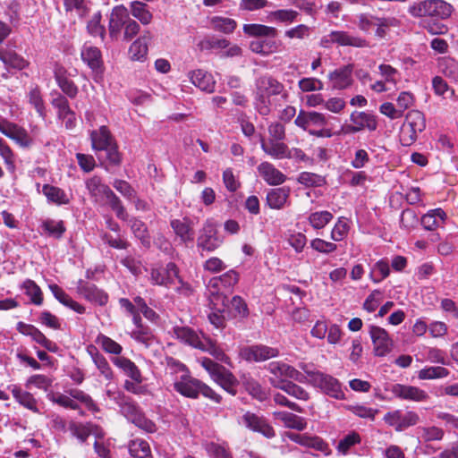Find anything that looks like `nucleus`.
Listing matches in <instances>:
<instances>
[{
  "mask_svg": "<svg viewBox=\"0 0 458 458\" xmlns=\"http://www.w3.org/2000/svg\"><path fill=\"white\" fill-rule=\"evenodd\" d=\"M130 13L144 26L150 24L153 20V14L148 5L140 1H132L131 3Z\"/></svg>",
  "mask_w": 458,
  "mask_h": 458,
  "instance_id": "a19ab883",
  "label": "nucleus"
},
{
  "mask_svg": "<svg viewBox=\"0 0 458 458\" xmlns=\"http://www.w3.org/2000/svg\"><path fill=\"white\" fill-rule=\"evenodd\" d=\"M299 13L293 9H279L272 11L267 15V20L271 22L291 24L296 21Z\"/></svg>",
  "mask_w": 458,
  "mask_h": 458,
  "instance_id": "a18cd8bd",
  "label": "nucleus"
},
{
  "mask_svg": "<svg viewBox=\"0 0 458 458\" xmlns=\"http://www.w3.org/2000/svg\"><path fill=\"white\" fill-rule=\"evenodd\" d=\"M81 57L94 73V80L98 81L103 74V59L100 49L89 43H85L81 51Z\"/></svg>",
  "mask_w": 458,
  "mask_h": 458,
  "instance_id": "ddd939ff",
  "label": "nucleus"
},
{
  "mask_svg": "<svg viewBox=\"0 0 458 458\" xmlns=\"http://www.w3.org/2000/svg\"><path fill=\"white\" fill-rule=\"evenodd\" d=\"M170 225L182 242L187 244L194 241L193 224L189 218L173 219Z\"/></svg>",
  "mask_w": 458,
  "mask_h": 458,
  "instance_id": "a878e982",
  "label": "nucleus"
},
{
  "mask_svg": "<svg viewBox=\"0 0 458 458\" xmlns=\"http://www.w3.org/2000/svg\"><path fill=\"white\" fill-rule=\"evenodd\" d=\"M438 70L445 76L456 80L458 78V63L451 57L438 59Z\"/></svg>",
  "mask_w": 458,
  "mask_h": 458,
  "instance_id": "603ef678",
  "label": "nucleus"
},
{
  "mask_svg": "<svg viewBox=\"0 0 458 458\" xmlns=\"http://www.w3.org/2000/svg\"><path fill=\"white\" fill-rule=\"evenodd\" d=\"M86 187L96 202L107 201L114 192L112 190L102 182L98 176H93L86 181Z\"/></svg>",
  "mask_w": 458,
  "mask_h": 458,
  "instance_id": "b1692460",
  "label": "nucleus"
},
{
  "mask_svg": "<svg viewBox=\"0 0 458 458\" xmlns=\"http://www.w3.org/2000/svg\"><path fill=\"white\" fill-rule=\"evenodd\" d=\"M112 362L131 380L136 383H141L143 381L140 370L130 359L123 356H116L112 359Z\"/></svg>",
  "mask_w": 458,
  "mask_h": 458,
  "instance_id": "c756f323",
  "label": "nucleus"
},
{
  "mask_svg": "<svg viewBox=\"0 0 458 458\" xmlns=\"http://www.w3.org/2000/svg\"><path fill=\"white\" fill-rule=\"evenodd\" d=\"M350 122L355 123L360 131L363 130L373 131L377 127V120L376 115L363 111L352 112L350 114Z\"/></svg>",
  "mask_w": 458,
  "mask_h": 458,
  "instance_id": "2f4dec72",
  "label": "nucleus"
},
{
  "mask_svg": "<svg viewBox=\"0 0 458 458\" xmlns=\"http://www.w3.org/2000/svg\"><path fill=\"white\" fill-rule=\"evenodd\" d=\"M360 436L357 432L352 431L339 441L336 449L342 454H346L352 446L360 444Z\"/></svg>",
  "mask_w": 458,
  "mask_h": 458,
  "instance_id": "680f3d73",
  "label": "nucleus"
},
{
  "mask_svg": "<svg viewBox=\"0 0 458 458\" xmlns=\"http://www.w3.org/2000/svg\"><path fill=\"white\" fill-rule=\"evenodd\" d=\"M152 34L145 30L129 47L130 58L134 61H144L148 53V44L152 40Z\"/></svg>",
  "mask_w": 458,
  "mask_h": 458,
  "instance_id": "5701e85b",
  "label": "nucleus"
},
{
  "mask_svg": "<svg viewBox=\"0 0 458 458\" xmlns=\"http://www.w3.org/2000/svg\"><path fill=\"white\" fill-rule=\"evenodd\" d=\"M274 417L282 421L284 427L288 428L301 431L307 427V420L305 418L293 414L288 411H275Z\"/></svg>",
  "mask_w": 458,
  "mask_h": 458,
  "instance_id": "c9c22d12",
  "label": "nucleus"
},
{
  "mask_svg": "<svg viewBox=\"0 0 458 458\" xmlns=\"http://www.w3.org/2000/svg\"><path fill=\"white\" fill-rule=\"evenodd\" d=\"M297 181L306 187H319L325 183V179L322 176L310 172L301 173Z\"/></svg>",
  "mask_w": 458,
  "mask_h": 458,
  "instance_id": "69168bd1",
  "label": "nucleus"
},
{
  "mask_svg": "<svg viewBox=\"0 0 458 458\" xmlns=\"http://www.w3.org/2000/svg\"><path fill=\"white\" fill-rule=\"evenodd\" d=\"M284 94V86L276 79L271 76H262L256 81V91L254 105L261 115H267L270 113L272 99L274 96Z\"/></svg>",
  "mask_w": 458,
  "mask_h": 458,
  "instance_id": "7ed1b4c3",
  "label": "nucleus"
},
{
  "mask_svg": "<svg viewBox=\"0 0 458 458\" xmlns=\"http://www.w3.org/2000/svg\"><path fill=\"white\" fill-rule=\"evenodd\" d=\"M190 81L200 90L207 93L215 91L216 80L211 72L203 69L190 71L187 74Z\"/></svg>",
  "mask_w": 458,
  "mask_h": 458,
  "instance_id": "412c9836",
  "label": "nucleus"
},
{
  "mask_svg": "<svg viewBox=\"0 0 458 458\" xmlns=\"http://www.w3.org/2000/svg\"><path fill=\"white\" fill-rule=\"evenodd\" d=\"M262 150L274 159H285L288 146L282 140H261L260 142Z\"/></svg>",
  "mask_w": 458,
  "mask_h": 458,
  "instance_id": "f704fd0d",
  "label": "nucleus"
},
{
  "mask_svg": "<svg viewBox=\"0 0 458 458\" xmlns=\"http://www.w3.org/2000/svg\"><path fill=\"white\" fill-rule=\"evenodd\" d=\"M298 367L308 375V382L306 384L319 388L323 393L335 399H344V393L340 382L336 378L318 370L311 362H300Z\"/></svg>",
  "mask_w": 458,
  "mask_h": 458,
  "instance_id": "f03ea898",
  "label": "nucleus"
},
{
  "mask_svg": "<svg viewBox=\"0 0 458 458\" xmlns=\"http://www.w3.org/2000/svg\"><path fill=\"white\" fill-rule=\"evenodd\" d=\"M369 335L373 344V352L376 356L384 357L391 352L393 340L386 329L377 326H370Z\"/></svg>",
  "mask_w": 458,
  "mask_h": 458,
  "instance_id": "2eb2a0df",
  "label": "nucleus"
},
{
  "mask_svg": "<svg viewBox=\"0 0 458 458\" xmlns=\"http://www.w3.org/2000/svg\"><path fill=\"white\" fill-rule=\"evenodd\" d=\"M223 242V239L218 235L216 226L211 221H207L197 240L198 248L202 250L214 251Z\"/></svg>",
  "mask_w": 458,
  "mask_h": 458,
  "instance_id": "4468645a",
  "label": "nucleus"
},
{
  "mask_svg": "<svg viewBox=\"0 0 458 458\" xmlns=\"http://www.w3.org/2000/svg\"><path fill=\"white\" fill-rule=\"evenodd\" d=\"M294 124L310 135L318 138H330L333 136L332 130L327 127V120L324 114L316 111L300 110Z\"/></svg>",
  "mask_w": 458,
  "mask_h": 458,
  "instance_id": "39448f33",
  "label": "nucleus"
},
{
  "mask_svg": "<svg viewBox=\"0 0 458 458\" xmlns=\"http://www.w3.org/2000/svg\"><path fill=\"white\" fill-rule=\"evenodd\" d=\"M279 351L267 345L257 344L242 347L240 356L247 361L261 362L278 356Z\"/></svg>",
  "mask_w": 458,
  "mask_h": 458,
  "instance_id": "dca6fc26",
  "label": "nucleus"
},
{
  "mask_svg": "<svg viewBox=\"0 0 458 458\" xmlns=\"http://www.w3.org/2000/svg\"><path fill=\"white\" fill-rule=\"evenodd\" d=\"M333 214L327 210L316 211L310 214L308 220L312 228L323 229L333 219Z\"/></svg>",
  "mask_w": 458,
  "mask_h": 458,
  "instance_id": "8fccbe9b",
  "label": "nucleus"
},
{
  "mask_svg": "<svg viewBox=\"0 0 458 458\" xmlns=\"http://www.w3.org/2000/svg\"><path fill=\"white\" fill-rule=\"evenodd\" d=\"M242 420L248 428L259 432L267 438L275 436L274 428L262 417H259L251 412H246L242 417Z\"/></svg>",
  "mask_w": 458,
  "mask_h": 458,
  "instance_id": "393cba45",
  "label": "nucleus"
},
{
  "mask_svg": "<svg viewBox=\"0 0 458 458\" xmlns=\"http://www.w3.org/2000/svg\"><path fill=\"white\" fill-rule=\"evenodd\" d=\"M120 409L123 415L138 428L148 433L157 431L156 424L146 418L133 402L125 399L120 405Z\"/></svg>",
  "mask_w": 458,
  "mask_h": 458,
  "instance_id": "9d476101",
  "label": "nucleus"
},
{
  "mask_svg": "<svg viewBox=\"0 0 458 458\" xmlns=\"http://www.w3.org/2000/svg\"><path fill=\"white\" fill-rule=\"evenodd\" d=\"M92 148L95 151H102L114 143V139L106 126L101 125L98 130L90 132Z\"/></svg>",
  "mask_w": 458,
  "mask_h": 458,
  "instance_id": "473e14b6",
  "label": "nucleus"
},
{
  "mask_svg": "<svg viewBox=\"0 0 458 458\" xmlns=\"http://www.w3.org/2000/svg\"><path fill=\"white\" fill-rule=\"evenodd\" d=\"M383 420L388 426L401 432L410 427L415 426L420 420V416L413 411H403L402 410H394L386 412Z\"/></svg>",
  "mask_w": 458,
  "mask_h": 458,
  "instance_id": "9b49d317",
  "label": "nucleus"
},
{
  "mask_svg": "<svg viewBox=\"0 0 458 458\" xmlns=\"http://www.w3.org/2000/svg\"><path fill=\"white\" fill-rule=\"evenodd\" d=\"M267 369L272 374L271 384L276 388L279 381L288 383V379H293L303 384L308 382V375L303 370H299L283 361L270 362Z\"/></svg>",
  "mask_w": 458,
  "mask_h": 458,
  "instance_id": "6e6552de",
  "label": "nucleus"
},
{
  "mask_svg": "<svg viewBox=\"0 0 458 458\" xmlns=\"http://www.w3.org/2000/svg\"><path fill=\"white\" fill-rule=\"evenodd\" d=\"M100 12L95 13L88 22L87 29L89 33L93 37H100L102 39L105 36V27L101 25Z\"/></svg>",
  "mask_w": 458,
  "mask_h": 458,
  "instance_id": "338daca9",
  "label": "nucleus"
},
{
  "mask_svg": "<svg viewBox=\"0 0 458 458\" xmlns=\"http://www.w3.org/2000/svg\"><path fill=\"white\" fill-rule=\"evenodd\" d=\"M419 437L424 441H438L444 437V431L437 427H420L417 428Z\"/></svg>",
  "mask_w": 458,
  "mask_h": 458,
  "instance_id": "13d9d810",
  "label": "nucleus"
},
{
  "mask_svg": "<svg viewBox=\"0 0 458 458\" xmlns=\"http://www.w3.org/2000/svg\"><path fill=\"white\" fill-rule=\"evenodd\" d=\"M47 398L52 403H56L62 407L70 408L72 410L79 409V405L72 398V396H68L61 393H49L47 394Z\"/></svg>",
  "mask_w": 458,
  "mask_h": 458,
  "instance_id": "0e129e2a",
  "label": "nucleus"
},
{
  "mask_svg": "<svg viewBox=\"0 0 458 458\" xmlns=\"http://www.w3.org/2000/svg\"><path fill=\"white\" fill-rule=\"evenodd\" d=\"M277 388L299 400L307 401L310 397L306 390L292 381H289L288 383H281L279 381L277 384Z\"/></svg>",
  "mask_w": 458,
  "mask_h": 458,
  "instance_id": "864d4df0",
  "label": "nucleus"
},
{
  "mask_svg": "<svg viewBox=\"0 0 458 458\" xmlns=\"http://www.w3.org/2000/svg\"><path fill=\"white\" fill-rule=\"evenodd\" d=\"M258 172L264 181L269 185H280L286 180V175L269 162H262L259 164L258 166Z\"/></svg>",
  "mask_w": 458,
  "mask_h": 458,
  "instance_id": "cd10ccee",
  "label": "nucleus"
},
{
  "mask_svg": "<svg viewBox=\"0 0 458 458\" xmlns=\"http://www.w3.org/2000/svg\"><path fill=\"white\" fill-rule=\"evenodd\" d=\"M0 60L5 66L18 70H22L28 65L27 61L16 52L4 48H0Z\"/></svg>",
  "mask_w": 458,
  "mask_h": 458,
  "instance_id": "c03bdc74",
  "label": "nucleus"
},
{
  "mask_svg": "<svg viewBox=\"0 0 458 458\" xmlns=\"http://www.w3.org/2000/svg\"><path fill=\"white\" fill-rule=\"evenodd\" d=\"M129 18L128 9L124 5H116L112 9L108 23L110 38L117 39L120 37L122 29L124 28Z\"/></svg>",
  "mask_w": 458,
  "mask_h": 458,
  "instance_id": "a211bd4d",
  "label": "nucleus"
},
{
  "mask_svg": "<svg viewBox=\"0 0 458 458\" xmlns=\"http://www.w3.org/2000/svg\"><path fill=\"white\" fill-rule=\"evenodd\" d=\"M454 8L444 0H423L409 6V13L415 18L430 17L437 20L448 19Z\"/></svg>",
  "mask_w": 458,
  "mask_h": 458,
  "instance_id": "423d86ee",
  "label": "nucleus"
},
{
  "mask_svg": "<svg viewBox=\"0 0 458 458\" xmlns=\"http://www.w3.org/2000/svg\"><path fill=\"white\" fill-rule=\"evenodd\" d=\"M41 192L49 203L56 206L67 205L71 201L70 194L63 189L51 184H44Z\"/></svg>",
  "mask_w": 458,
  "mask_h": 458,
  "instance_id": "7c9ffc66",
  "label": "nucleus"
},
{
  "mask_svg": "<svg viewBox=\"0 0 458 458\" xmlns=\"http://www.w3.org/2000/svg\"><path fill=\"white\" fill-rule=\"evenodd\" d=\"M242 30L246 35L255 38H276L277 35L276 28L258 23L244 24Z\"/></svg>",
  "mask_w": 458,
  "mask_h": 458,
  "instance_id": "4c0bfd02",
  "label": "nucleus"
},
{
  "mask_svg": "<svg viewBox=\"0 0 458 458\" xmlns=\"http://www.w3.org/2000/svg\"><path fill=\"white\" fill-rule=\"evenodd\" d=\"M78 292L86 300L98 305H105L108 301L107 294L92 284L81 281Z\"/></svg>",
  "mask_w": 458,
  "mask_h": 458,
  "instance_id": "bb28decb",
  "label": "nucleus"
},
{
  "mask_svg": "<svg viewBox=\"0 0 458 458\" xmlns=\"http://www.w3.org/2000/svg\"><path fill=\"white\" fill-rule=\"evenodd\" d=\"M391 392L395 397L406 401L424 402L428 399L426 391L414 386L394 384L391 387Z\"/></svg>",
  "mask_w": 458,
  "mask_h": 458,
  "instance_id": "6ab92c4d",
  "label": "nucleus"
},
{
  "mask_svg": "<svg viewBox=\"0 0 458 458\" xmlns=\"http://www.w3.org/2000/svg\"><path fill=\"white\" fill-rule=\"evenodd\" d=\"M210 23L214 30L224 33H232L237 26L233 19L221 16L213 17Z\"/></svg>",
  "mask_w": 458,
  "mask_h": 458,
  "instance_id": "5fc2aeb1",
  "label": "nucleus"
},
{
  "mask_svg": "<svg viewBox=\"0 0 458 458\" xmlns=\"http://www.w3.org/2000/svg\"><path fill=\"white\" fill-rule=\"evenodd\" d=\"M426 127L424 114L419 110H411L406 115V121L401 131V142L404 146L411 145L417 139L418 133Z\"/></svg>",
  "mask_w": 458,
  "mask_h": 458,
  "instance_id": "1a4fd4ad",
  "label": "nucleus"
},
{
  "mask_svg": "<svg viewBox=\"0 0 458 458\" xmlns=\"http://www.w3.org/2000/svg\"><path fill=\"white\" fill-rule=\"evenodd\" d=\"M199 382L188 373L186 376L175 377L173 385L174 390L182 396L195 399L199 394Z\"/></svg>",
  "mask_w": 458,
  "mask_h": 458,
  "instance_id": "aec40b11",
  "label": "nucleus"
},
{
  "mask_svg": "<svg viewBox=\"0 0 458 458\" xmlns=\"http://www.w3.org/2000/svg\"><path fill=\"white\" fill-rule=\"evenodd\" d=\"M133 324L135 325V329L131 333V338L146 346L150 345L154 340L153 335L148 328L144 327L141 325V318L140 316H134Z\"/></svg>",
  "mask_w": 458,
  "mask_h": 458,
  "instance_id": "79ce46f5",
  "label": "nucleus"
},
{
  "mask_svg": "<svg viewBox=\"0 0 458 458\" xmlns=\"http://www.w3.org/2000/svg\"><path fill=\"white\" fill-rule=\"evenodd\" d=\"M449 375V370L444 367H426L420 369L418 377L421 380L443 378Z\"/></svg>",
  "mask_w": 458,
  "mask_h": 458,
  "instance_id": "4d7b16f0",
  "label": "nucleus"
},
{
  "mask_svg": "<svg viewBox=\"0 0 458 458\" xmlns=\"http://www.w3.org/2000/svg\"><path fill=\"white\" fill-rule=\"evenodd\" d=\"M165 365L166 373L171 377L173 382H174L175 377H183L190 373L189 369L183 363L173 357L165 358Z\"/></svg>",
  "mask_w": 458,
  "mask_h": 458,
  "instance_id": "09e8293b",
  "label": "nucleus"
},
{
  "mask_svg": "<svg viewBox=\"0 0 458 458\" xmlns=\"http://www.w3.org/2000/svg\"><path fill=\"white\" fill-rule=\"evenodd\" d=\"M218 277L211 278L207 284V294L212 310H221L226 307L227 294Z\"/></svg>",
  "mask_w": 458,
  "mask_h": 458,
  "instance_id": "f3484780",
  "label": "nucleus"
},
{
  "mask_svg": "<svg viewBox=\"0 0 458 458\" xmlns=\"http://www.w3.org/2000/svg\"><path fill=\"white\" fill-rule=\"evenodd\" d=\"M150 280L154 284L174 288L183 296H189L192 293L191 285L179 276L177 267L173 262L168 263L165 267L152 268Z\"/></svg>",
  "mask_w": 458,
  "mask_h": 458,
  "instance_id": "20e7f679",
  "label": "nucleus"
},
{
  "mask_svg": "<svg viewBox=\"0 0 458 458\" xmlns=\"http://www.w3.org/2000/svg\"><path fill=\"white\" fill-rule=\"evenodd\" d=\"M446 219V214L442 208L429 210L421 218L420 222L426 230L433 231L441 226Z\"/></svg>",
  "mask_w": 458,
  "mask_h": 458,
  "instance_id": "e433bc0d",
  "label": "nucleus"
},
{
  "mask_svg": "<svg viewBox=\"0 0 458 458\" xmlns=\"http://www.w3.org/2000/svg\"><path fill=\"white\" fill-rule=\"evenodd\" d=\"M280 43L274 38H258L250 41V49L256 54L267 56L276 53L279 49Z\"/></svg>",
  "mask_w": 458,
  "mask_h": 458,
  "instance_id": "72a5a7b5",
  "label": "nucleus"
},
{
  "mask_svg": "<svg viewBox=\"0 0 458 458\" xmlns=\"http://www.w3.org/2000/svg\"><path fill=\"white\" fill-rule=\"evenodd\" d=\"M328 80L334 89L341 90L351 87L353 82L352 66L345 65L335 69L328 74Z\"/></svg>",
  "mask_w": 458,
  "mask_h": 458,
  "instance_id": "4be33fe9",
  "label": "nucleus"
},
{
  "mask_svg": "<svg viewBox=\"0 0 458 458\" xmlns=\"http://www.w3.org/2000/svg\"><path fill=\"white\" fill-rule=\"evenodd\" d=\"M333 44L355 47H365L368 46V43L364 38L341 30L331 31L329 34L325 35L320 40L321 47L326 48L330 47Z\"/></svg>",
  "mask_w": 458,
  "mask_h": 458,
  "instance_id": "f8f14e48",
  "label": "nucleus"
},
{
  "mask_svg": "<svg viewBox=\"0 0 458 458\" xmlns=\"http://www.w3.org/2000/svg\"><path fill=\"white\" fill-rule=\"evenodd\" d=\"M41 228L44 234L49 237H53L55 239L62 238V236L66 231L63 220H55L51 218H47L44 221H42Z\"/></svg>",
  "mask_w": 458,
  "mask_h": 458,
  "instance_id": "37998d69",
  "label": "nucleus"
},
{
  "mask_svg": "<svg viewBox=\"0 0 458 458\" xmlns=\"http://www.w3.org/2000/svg\"><path fill=\"white\" fill-rule=\"evenodd\" d=\"M350 221L344 216H340L331 231V239L335 242H341L345 239L350 230Z\"/></svg>",
  "mask_w": 458,
  "mask_h": 458,
  "instance_id": "3c124183",
  "label": "nucleus"
},
{
  "mask_svg": "<svg viewBox=\"0 0 458 458\" xmlns=\"http://www.w3.org/2000/svg\"><path fill=\"white\" fill-rule=\"evenodd\" d=\"M8 138L14 140L19 146L23 148L29 147L32 143V139L27 131L15 123L13 124Z\"/></svg>",
  "mask_w": 458,
  "mask_h": 458,
  "instance_id": "6e6d98bb",
  "label": "nucleus"
},
{
  "mask_svg": "<svg viewBox=\"0 0 458 458\" xmlns=\"http://www.w3.org/2000/svg\"><path fill=\"white\" fill-rule=\"evenodd\" d=\"M49 289L55 298L58 300L63 305L70 308L71 310L82 314L85 311L83 306L77 301H73L61 287L57 284H50Z\"/></svg>",
  "mask_w": 458,
  "mask_h": 458,
  "instance_id": "ea45409f",
  "label": "nucleus"
},
{
  "mask_svg": "<svg viewBox=\"0 0 458 458\" xmlns=\"http://www.w3.org/2000/svg\"><path fill=\"white\" fill-rule=\"evenodd\" d=\"M174 335L181 343L206 352L218 360L227 362L228 358L213 340L198 334L193 329L187 327H174Z\"/></svg>",
  "mask_w": 458,
  "mask_h": 458,
  "instance_id": "f257e3e1",
  "label": "nucleus"
},
{
  "mask_svg": "<svg viewBox=\"0 0 458 458\" xmlns=\"http://www.w3.org/2000/svg\"><path fill=\"white\" fill-rule=\"evenodd\" d=\"M198 361L223 389L233 395L236 394L237 380L228 369L206 357L199 358Z\"/></svg>",
  "mask_w": 458,
  "mask_h": 458,
  "instance_id": "0eeeda50",
  "label": "nucleus"
},
{
  "mask_svg": "<svg viewBox=\"0 0 458 458\" xmlns=\"http://www.w3.org/2000/svg\"><path fill=\"white\" fill-rule=\"evenodd\" d=\"M379 74L382 80L388 85L395 86L400 80V72L389 64H382L378 66Z\"/></svg>",
  "mask_w": 458,
  "mask_h": 458,
  "instance_id": "052dcab7",
  "label": "nucleus"
},
{
  "mask_svg": "<svg viewBox=\"0 0 458 458\" xmlns=\"http://www.w3.org/2000/svg\"><path fill=\"white\" fill-rule=\"evenodd\" d=\"M9 391L12 393L13 398L16 402H18L21 405L30 410L33 412L39 413V409L38 408V402L32 395V394L24 391L21 388V386L17 385H11L8 386Z\"/></svg>",
  "mask_w": 458,
  "mask_h": 458,
  "instance_id": "c85d7f7f",
  "label": "nucleus"
},
{
  "mask_svg": "<svg viewBox=\"0 0 458 458\" xmlns=\"http://www.w3.org/2000/svg\"><path fill=\"white\" fill-rule=\"evenodd\" d=\"M21 289L30 298V302L40 306L43 303V293L40 287L31 279H26L21 284Z\"/></svg>",
  "mask_w": 458,
  "mask_h": 458,
  "instance_id": "49530a36",
  "label": "nucleus"
},
{
  "mask_svg": "<svg viewBox=\"0 0 458 458\" xmlns=\"http://www.w3.org/2000/svg\"><path fill=\"white\" fill-rule=\"evenodd\" d=\"M129 452L135 458H152L148 443L143 439H134L129 445Z\"/></svg>",
  "mask_w": 458,
  "mask_h": 458,
  "instance_id": "de8ad7c7",
  "label": "nucleus"
},
{
  "mask_svg": "<svg viewBox=\"0 0 458 458\" xmlns=\"http://www.w3.org/2000/svg\"><path fill=\"white\" fill-rule=\"evenodd\" d=\"M96 343L108 353L119 355L123 351V347L118 343L102 334L98 335Z\"/></svg>",
  "mask_w": 458,
  "mask_h": 458,
  "instance_id": "e2e57ef3",
  "label": "nucleus"
},
{
  "mask_svg": "<svg viewBox=\"0 0 458 458\" xmlns=\"http://www.w3.org/2000/svg\"><path fill=\"white\" fill-rule=\"evenodd\" d=\"M286 241L296 253H301L306 246L307 237L302 233L293 232L287 235Z\"/></svg>",
  "mask_w": 458,
  "mask_h": 458,
  "instance_id": "774afa93",
  "label": "nucleus"
},
{
  "mask_svg": "<svg viewBox=\"0 0 458 458\" xmlns=\"http://www.w3.org/2000/svg\"><path fill=\"white\" fill-rule=\"evenodd\" d=\"M206 450L212 458H232L225 443L208 442Z\"/></svg>",
  "mask_w": 458,
  "mask_h": 458,
  "instance_id": "bf43d9fd",
  "label": "nucleus"
},
{
  "mask_svg": "<svg viewBox=\"0 0 458 458\" xmlns=\"http://www.w3.org/2000/svg\"><path fill=\"white\" fill-rule=\"evenodd\" d=\"M290 190L288 188L272 189L267 194V203L270 208L281 209L285 205Z\"/></svg>",
  "mask_w": 458,
  "mask_h": 458,
  "instance_id": "58836bf2",
  "label": "nucleus"
}]
</instances>
